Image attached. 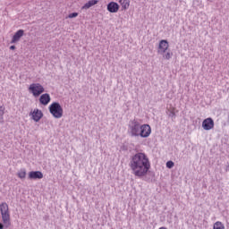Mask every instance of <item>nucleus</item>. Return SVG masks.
<instances>
[{"label":"nucleus","instance_id":"9b49d317","mask_svg":"<svg viewBox=\"0 0 229 229\" xmlns=\"http://www.w3.org/2000/svg\"><path fill=\"white\" fill-rule=\"evenodd\" d=\"M22 37H24V30H19L13 36V38L11 40V44H17V42H19V40H21V38H22Z\"/></svg>","mask_w":229,"mask_h":229},{"label":"nucleus","instance_id":"f8f14e48","mask_svg":"<svg viewBox=\"0 0 229 229\" xmlns=\"http://www.w3.org/2000/svg\"><path fill=\"white\" fill-rule=\"evenodd\" d=\"M30 114L32 115V119L33 121H35V123H38V121H40V118L44 117V114L38 109H34V111L31 112Z\"/></svg>","mask_w":229,"mask_h":229},{"label":"nucleus","instance_id":"393cba45","mask_svg":"<svg viewBox=\"0 0 229 229\" xmlns=\"http://www.w3.org/2000/svg\"><path fill=\"white\" fill-rule=\"evenodd\" d=\"M226 171H229V166L226 167Z\"/></svg>","mask_w":229,"mask_h":229},{"label":"nucleus","instance_id":"dca6fc26","mask_svg":"<svg viewBox=\"0 0 229 229\" xmlns=\"http://www.w3.org/2000/svg\"><path fill=\"white\" fill-rule=\"evenodd\" d=\"M17 176L21 179V180H24L26 178V169L25 168H21Z\"/></svg>","mask_w":229,"mask_h":229},{"label":"nucleus","instance_id":"aec40b11","mask_svg":"<svg viewBox=\"0 0 229 229\" xmlns=\"http://www.w3.org/2000/svg\"><path fill=\"white\" fill-rule=\"evenodd\" d=\"M78 16V13H72L68 15L69 19H74Z\"/></svg>","mask_w":229,"mask_h":229},{"label":"nucleus","instance_id":"20e7f679","mask_svg":"<svg viewBox=\"0 0 229 229\" xmlns=\"http://www.w3.org/2000/svg\"><path fill=\"white\" fill-rule=\"evenodd\" d=\"M48 109L50 114H52L53 117L55 119H60L64 115V108H62V106H60V103L58 102L52 103Z\"/></svg>","mask_w":229,"mask_h":229},{"label":"nucleus","instance_id":"ddd939ff","mask_svg":"<svg viewBox=\"0 0 229 229\" xmlns=\"http://www.w3.org/2000/svg\"><path fill=\"white\" fill-rule=\"evenodd\" d=\"M107 10L110 13H117L119 12V4L111 2L107 4Z\"/></svg>","mask_w":229,"mask_h":229},{"label":"nucleus","instance_id":"4be33fe9","mask_svg":"<svg viewBox=\"0 0 229 229\" xmlns=\"http://www.w3.org/2000/svg\"><path fill=\"white\" fill-rule=\"evenodd\" d=\"M168 115H169V117H172V119H174V117H175V114L173 111H170Z\"/></svg>","mask_w":229,"mask_h":229},{"label":"nucleus","instance_id":"7ed1b4c3","mask_svg":"<svg viewBox=\"0 0 229 229\" xmlns=\"http://www.w3.org/2000/svg\"><path fill=\"white\" fill-rule=\"evenodd\" d=\"M142 125L137 120H131L129 122V133L131 137H140V130Z\"/></svg>","mask_w":229,"mask_h":229},{"label":"nucleus","instance_id":"412c9836","mask_svg":"<svg viewBox=\"0 0 229 229\" xmlns=\"http://www.w3.org/2000/svg\"><path fill=\"white\" fill-rule=\"evenodd\" d=\"M4 115V107L0 106V117H3Z\"/></svg>","mask_w":229,"mask_h":229},{"label":"nucleus","instance_id":"f03ea898","mask_svg":"<svg viewBox=\"0 0 229 229\" xmlns=\"http://www.w3.org/2000/svg\"><path fill=\"white\" fill-rule=\"evenodd\" d=\"M0 212L4 225L5 228H8L12 223L10 222V208H8V204L6 202L0 204Z\"/></svg>","mask_w":229,"mask_h":229},{"label":"nucleus","instance_id":"9d476101","mask_svg":"<svg viewBox=\"0 0 229 229\" xmlns=\"http://www.w3.org/2000/svg\"><path fill=\"white\" fill-rule=\"evenodd\" d=\"M39 103L40 105H43V106H47V105L51 103V96H49L48 93L41 95L39 98Z\"/></svg>","mask_w":229,"mask_h":229},{"label":"nucleus","instance_id":"2eb2a0df","mask_svg":"<svg viewBox=\"0 0 229 229\" xmlns=\"http://www.w3.org/2000/svg\"><path fill=\"white\" fill-rule=\"evenodd\" d=\"M119 3L123 10H128V8H130V0H120Z\"/></svg>","mask_w":229,"mask_h":229},{"label":"nucleus","instance_id":"a211bd4d","mask_svg":"<svg viewBox=\"0 0 229 229\" xmlns=\"http://www.w3.org/2000/svg\"><path fill=\"white\" fill-rule=\"evenodd\" d=\"M171 56H173V55L171 54V52H167L166 54H163V58H165V60H171Z\"/></svg>","mask_w":229,"mask_h":229},{"label":"nucleus","instance_id":"4468645a","mask_svg":"<svg viewBox=\"0 0 229 229\" xmlns=\"http://www.w3.org/2000/svg\"><path fill=\"white\" fill-rule=\"evenodd\" d=\"M96 4H98V0H90L82 6V9L89 10V8H92Z\"/></svg>","mask_w":229,"mask_h":229},{"label":"nucleus","instance_id":"6ab92c4d","mask_svg":"<svg viewBox=\"0 0 229 229\" xmlns=\"http://www.w3.org/2000/svg\"><path fill=\"white\" fill-rule=\"evenodd\" d=\"M166 167L168 169H173V167H174V162H173V161L166 162Z\"/></svg>","mask_w":229,"mask_h":229},{"label":"nucleus","instance_id":"b1692460","mask_svg":"<svg viewBox=\"0 0 229 229\" xmlns=\"http://www.w3.org/2000/svg\"><path fill=\"white\" fill-rule=\"evenodd\" d=\"M10 49H11V51H13L15 49V46H11Z\"/></svg>","mask_w":229,"mask_h":229},{"label":"nucleus","instance_id":"1a4fd4ad","mask_svg":"<svg viewBox=\"0 0 229 229\" xmlns=\"http://www.w3.org/2000/svg\"><path fill=\"white\" fill-rule=\"evenodd\" d=\"M44 174L40 171H31L29 173V180H42Z\"/></svg>","mask_w":229,"mask_h":229},{"label":"nucleus","instance_id":"5701e85b","mask_svg":"<svg viewBox=\"0 0 229 229\" xmlns=\"http://www.w3.org/2000/svg\"><path fill=\"white\" fill-rule=\"evenodd\" d=\"M4 226H6V225H4V224L3 225V223L0 222V229H4Z\"/></svg>","mask_w":229,"mask_h":229},{"label":"nucleus","instance_id":"f257e3e1","mask_svg":"<svg viewBox=\"0 0 229 229\" xmlns=\"http://www.w3.org/2000/svg\"><path fill=\"white\" fill-rule=\"evenodd\" d=\"M132 174L138 178H142L148 174V171L151 169V163L145 153L139 152L131 157L129 164Z\"/></svg>","mask_w":229,"mask_h":229},{"label":"nucleus","instance_id":"39448f33","mask_svg":"<svg viewBox=\"0 0 229 229\" xmlns=\"http://www.w3.org/2000/svg\"><path fill=\"white\" fill-rule=\"evenodd\" d=\"M30 92H31L34 96V98H38L40 94H43L45 92L44 86L40 83H32L29 87Z\"/></svg>","mask_w":229,"mask_h":229},{"label":"nucleus","instance_id":"423d86ee","mask_svg":"<svg viewBox=\"0 0 229 229\" xmlns=\"http://www.w3.org/2000/svg\"><path fill=\"white\" fill-rule=\"evenodd\" d=\"M149 135H151V127L149 126V124L141 125L140 137H142L143 139H147V137H149Z\"/></svg>","mask_w":229,"mask_h":229},{"label":"nucleus","instance_id":"f3484780","mask_svg":"<svg viewBox=\"0 0 229 229\" xmlns=\"http://www.w3.org/2000/svg\"><path fill=\"white\" fill-rule=\"evenodd\" d=\"M213 229H225V225L220 221H217L214 224Z\"/></svg>","mask_w":229,"mask_h":229},{"label":"nucleus","instance_id":"0eeeda50","mask_svg":"<svg viewBox=\"0 0 229 229\" xmlns=\"http://www.w3.org/2000/svg\"><path fill=\"white\" fill-rule=\"evenodd\" d=\"M167 49H169V42H167V40L165 39H162L159 42V47L157 50L158 55H164L165 51H167Z\"/></svg>","mask_w":229,"mask_h":229},{"label":"nucleus","instance_id":"6e6552de","mask_svg":"<svg viewBox=\"0 0 229 229\" xmlns=\"http://www.w3.org/2000/svg\"><path fill=\"white\" fill-rule=\"evenodd\" d=\"M202 128H203V130H206L207 131H208L209 130H213V128H214V119H212L211 117L206 118L202 122Z\"/></svg>","mask_w":229,"mask_h":229}]
</instances>
